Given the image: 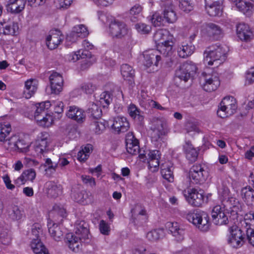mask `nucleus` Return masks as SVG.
<instances>
[{
    "instance_id": "nucleus-9",
    "label": "nucleus",
    "mask_w": 254,
    "mask_h": 254,
    "mask_svg": "<svg viewBox=\"0 0 254 254\" xmlns=\"http://www.w3.org/2000/svg\"><path fill=\"white\" fill-rule=\"evenodd\" d=\"M183 193L187 201L192 206L199 207L203 202V193L195 188H187Z\"/></svg>"
},
{
    "instance_id": "nucleus-15",
    "label": "nucleus",
    "mask_w": 254,
    "mask_h": 254,
    "mask_svg": "<svg viewBox=\"0 0 254 254\" xmlns=\"http://www.w3.org/2000/svg\"><path fill=\"white\" fill-rule=\"evenodd\" d=\"M71 197L75 201L83 205H87L93 201V196L85 190H72Z\"/></svg>"
},
{
    "instance_id": "nucleus-57",
    "label": "nucleus",
    "mask_w": 254,
    "mask_h": 254,
    "mask_svg": "<svg viewBox=\"0 0 254 254\" xmlns=\"http://www.w3.org/2000/svg\"><path fill=\"white\" fill-rule=\"evenodd\" d=\"M180 8L184 12L188 13L193 8V4L190 0H181Z\"/></svg>"
},
{
    "instance_id": "nucleus-34",
    "label": "nucleus",
    "mask_w": 254,
    "mask_h": 254,
    "mask_svg": "<svg viewBox=\"0 0 254 254\" xmlns=\"http://www.w3.org/2000/svg\"><path fill=\"white\" fill-rule=\"evenodd\" d=\"M26 2L24 0H9L7 9L12 13H19L24 8Z\"/></svg>"
},
{
    "instance_id": "nucleus-63",
    "label": "nucleus",
    "mask_w": 254,
    "mask_h": 254,
    "mask_svg": "<svg viewBox=\"0 0 254 254\" xmlns=\"http://www.w3.org/2000/svg\"><path fill=\"white\" fill-rule=\"evenodd\" d=\"M186 130L188 132L195 131L198 132L199 128L197 123L192 121H188L185 125Z\"/></svg>"
},
{
    "instance_id": "nucleus-54",
    "label": "nucleus",
    "mask_w": 254,
    "mask_h": 254,
    "mask_svg": "<svg viewBox=\"0 0 254 254\" xmlns=\"http://www.w3.org/2000/svg\"><path fill=\"white\" fill-rule=\"evenodd\" d=\"M18 141V136L14 135L11 136L8 139H5L4 144L5 147L10 151H16L17 141Z\"/></svg>"
},
{
    "instance_id": "nucleus-58",
    "label": "nucleus",
    "mask_w": 254,
    "mask_h": 254,
    "mask_svg": "<svg viewBox=\"0 0 254 254\" xmlns=\"http://www.w3.org/2000/svg\"><path fill=\"white\" fill-rule=\"evenodd\" d=\"M135 28L137 32L141 34H147L151 30L150 26L143 23H138L135 25Z\"/></svg>"
},
{
    "instance_id": "nucleus-30",
    "label": "nucleus",
    "mask_w": 254,
    "mask_h": 254,
    "mask_svg": "<svg viewBox=\"0 0 254 254\" xmlns=\"http://www.w3.org/2000/svg\"><path fill=\"white\" fill-rule=\"evenodd\" d=\"M253 225H254V213H247L242 219H240L239 228L241 230L245 229L246 233L248 230H253L251 227Z\"/></svg>"
},
{
    "instance_id": "nucleus-31",
    "label": "nucleus",
    "mask_w": 254,
    "mask_h": 254,
    "mask_svg": "<svg viewBox=\"0 0 254 254\" xmlns=\"http://www.w3.org/2000/svg\"><path fill=\"white\" fill-rule=\"evenodd\" d=\"M232 4L235 5L237 9L247 15H250L253 11V6L249 3L243 0H232Z\"/></svg>"
},
{
    "instance_id": "nucleus-52",
    "label": "nucleus",
    "mask_w": 254,
    "mask_h": 254,
    "mask_svg": "<svg viewBox=\"0 0 254 254\" xmlns=\"http://www.w3.org/2000/svg\"><path fill=\"white\" fill-rule=\"evenodd\" d=\"M19 29L18 24L13 22L3 26L2 32L4 35H14Z\"/></svg>"
},
{
    "instance_id": "nucleus-56",
    "label": "nucleus",
    "mask_w": 254,
    "mask_h": 254,
    "mask_svg": "<svg viewBox=\"0 0 254 254\" xmlns=\"http://www.w3.org/2000/svg\"><path fill=\"white\" fill-rule=\"evenodd\" d=\"M112 101V95L109 92L105 91L100 95L99 102L104 107L108 106Z\"/></svg>"
},
{
    "instance_id": "nucleus-42",
    "label": "nucleus",
    "mask_w": 254,
    "mask_h": 254,
    "mask_svg": "<svg viewBox=\"0 0 254 254\" xmlns=\"http://www.w3.org/2000/svg\"><path fill=\"white\" fill-rule=\"evenodd\" d=\"M92 151V146L88 144L84 147L77 153V159L80 162H85L89 157Z\"/></svg>"
},
{
    "instance_id": "nucleus-18",
    "label": "nucleus",
    "mask_w": 254,
    "mask_h": 254,
    "mask_svg": "<svg viewBox=\"0 0 254 254\" xmlns=\"http://www.w3.org/2000/svg\"><path fill=\"white\" fill-rule=\"evenodd\" d=\"M90 241L84 242L79 237L72 234H68L66 236V243L70 250L74 253H79L82 250V243H88Z\"/></svg>"
},
{
    "instance_id": "nucleus-8",
    "label": "nucleus",
    "mask_w": 254,
    "mask_h": 254,
    "mask_svg": "<svg viewBox=\"0 0 254 254\" xmlns=\"http://www.w3.org/2000/svg\"><path fill=\"white\" fill-rule=\"evenodd\" d=\"M208 176V171L204 166L201 164H195L190 168L189 172V178L190 181L195 184L203 183Z\"/></svg>"
},
{
    "instance_id": "nucleus-59",
    "label": "nucleus",
    "mask_w": 254,
    "mask_h": 254,
    "mask_svg": "<svg viewBox=\"0 0 254 254\" xmlns=\"http://www.w3.org/2000/svg\"><path fill=\"white\" fill-rule=\"evenodd\" d=\"M90 56L89 51L80 49L76 52L72 57V60L75 62L80 59H84Z\"/></svg>"
},
{
    "instance_id": "nucleus-16",
    "label": "nucleus",
    "mask_w": 254,
    "mask_h": 254,
    "mask_svg": "<svg viewBox=\"0 0 254 254\" xmlns=\"http://www.w3.org/2000/svg\"><path fill=\"white\" fill-rule=\"evenodd\" d=\"M165 226L177 242H180L184 240L185 230L177 222H168Z\"/></svg>"
},
{
    "instance_id": "nucleus-10",
    "label": "nucleus",
    "mask_w": 254,
    "mask_h": 254,
    "mask_svg": "<svg viewBox=\"0 0 254 254\" xmlns=\"http://www.w3.org/2000/svg\"><path fill=\"white\" fill-rule=\"evenodd\" d=\"M196 65L191 62H187L182 64L176 71V76L182 80L187 82L190 76L196 72Z\"/></svg>"
},
{
    "instance_id": "nucleus-36",
    "label": "nucleus",
    "mask_w": 254,
    "mask_h": 254,
    "mask_svg": "<svg viewBox=\"0 0 254 254\" xmlns=\"http://www.w3.org/2000/svg\"><path fill=\"white\" fill-rule=\"evenodd\" d=\"M31 247L35 254H50L39 239H33Z\"/></svg>"
},
{
    "instance_id": "nucleus-23",
    "label": "nucleus",
    "mask_w": 254,
    "mask_h": 254,
    "mask_svg": "<svg viewBox=\"0 0 254 254\" xmlns=\"http://www.w3.org/2000/svg\"><path fill=\"white\" fill-rule=\"evenodd\" d=\"M63 38L64 36L61 34L60 31L52 30L47 37V46L50 50L55 49L62 42Z\"/></svg>"
},
{
    "instance_id": "nucleus-1",
    "label": "nucleus",
    "mask_w": 254,
    "mask_h": 254,
    "mask_svg": "<svg viewBox=\"0 0 254 254\" xmlns=\"http://www.w3.org/2000/svg\"><path fill=\"white\" fill-rule=\"evenodd\" d=\"M229 48L224 44L217 43L207 48L204 52L205 65L218 66L225 60Z\"/></svg>"
},
{
    "instance_id": "nucleus-20",
    "label": "nucleus",
    "mask_w": 254,
    "mask_h": 254,
    "mask_svg": "<svg viewBox=\"0 0 254 254\" xmlns=\"http://www.w3.org/2000/svg\"><path fill=\"white\" fill-rule=\"evenodd\" d=\"M126 149L128 153L136 155L139 152L138 140L135 138L132 132H128L126 137Z\"/></svg>"
},
{
    "instance_id": "nucleus-12",
    "label": "nucleus",
    "mask_w": 254,
    "mask_h": 254,
    "mask_svg": "<svg viewBox=\"0 0 254 254\" xmlns=\"http://www.w3.org/2000/svg\"><path fill=\"white\" fill-rule=\"evenodd\" d=\"M161 6L164 8V18L168 23H174L177 19L176 13L174 10L172 0H161Z\"/></svg>"
},
{
    "instance_id": "nucleus-53",
    "label": "nucleus",
    "mask_w": 254,
    "mask_h": 254,
    "mask_svg": "<svg viewBox=\"0 0 254 254\" xmlns=\"http://www.w3.org/2000/svg\"><path fill=\"white\" fill-rule=\"evenodd\" d=\"M11 130L9 124L0 123V141H4Z\"/></svg>"
},
{
    "instance_id": "nucleus-45",
    "label": "nucleus",
    "mask_w": 254,
    "mask_h": 254,
    "mask_svg": "<svg viewBox=\"0 0 254 254\" xmlns=\"http://www.w3.org/2000/svg\"><path fill=\"white\" fill-rule=\"evenodd\" d=\"M49 232L52 237L56 241H60L63 237V232L60 227L56 224H53L51 226L48 224Z\"/></svg>"
},
{
    "instance_id": "nucleus-40",
    "label": "nucleus",
    "mask_w": 254,
    "mask_h": 254,
    "mask_svg": "<svg viewBox=\"0 0 254 254\" xmlns=\"http://www.w3.org/2000/svg\"><path fill=\"white\" fill-rule=\"evenodd\" d=\"M173 42L171 41H166L163 44L158 45V50L159 54L160 53L167 57L169 56L172 54Z\"/></svg>"
},
{
    "instance_id": "nucleus-39",
    "label": "nucleus",
    "mask_w": 254,
    "mask_h": 254,
    "mask_svg": "<svg viewBox=\"0 0 254 254\" xmlns=\"http://www.w3.org/2000/svg\"><path fill=\"white\" fill-rule=\"evenodd\" d=\"M169 31L165 29L157 31L154 35V40L158 45L169 41Z\"/></svg>"
},
{
    "instance_id": "nucleus-33",
    "label": "nucleus",
    "mask_w": 254,
    "mask_h": 254,
    "mask_svg": "<svg viewBox=\"0 0 254 254\" xmlns=\"http://www.w3.org/2000/svg\"><path fill=\"white\" fill-rule=\"evenodd\" d=\"M186 158L191 162L195 161L198 155V151L195 148L192 144L188 141L184 146Z\"/></svg>"
},
{
    "instance_id": "nucleus-61",
    "label": "nucleus",
    "mask_w": 254,
    "mask_h": 254,
    "mask_svg": "<svg viewBox=\"0 0 254 254\" xmlns=\"http://www.w3.org/2000/svg\"><path fill=\"white\" fill-rule=\"evenodd\" d=\"M29 145L26 144L23 139H20L18 136L17 141L16 151L21 152H26L28 150Z\"/></svg>"
},
{
    "instance_id": "nucleus-47",
    "label": "nucleus",
    "mask_w": 254,
    "mask_h": 254,
    "mask_svg": "<svg viewBox=\"0 0 254 254\" xmlns=\"http://www.w3.org/2000/svg\"><path fill=\"white\" fill-rule=\"evenodd\" d=\"M121 72L125 79L130 80L134 75L132 67L127 64H123L121 67Z\"/></svg>"
},
{
    "instance_id": "nucleus-17",
    "label": "nucleus",
    "mask_w": 254,
    "mask_h": 254,
    "mask_svg": "<svg viewBox=\"0 0 254 254\" xmlns=\"http://www.w3.org/2000/svg\"><path fill=\"white\" fill-rule=\"evenodd\" d=\"M51 93L59 94L63 89L64 80L62 76L57 72H53L49 77Z\"/></svg>"
},
{
    "instance_id": "nucleus-41",
    "label": "nucleus",
    "mask_w": 254,
    "mask_h": 254,
    "mask_svg": "<svg viewBox=\"0 0 254 254\" xmlns=\"http://www.w3.org/2000/svg\"><path fill=\"white\" fill-rule=\"evenodd\" d=\"M205 30L209 37H215L220 35L222 33V29L220 26L212 23L206 24Z\"/></svg>"
},
{
    "instance_id": "nucleus-48",
    "label": "nucleus",
    "mask_w": 254,
    "mask_h": 254,
    "mask_svg": "<svg viewBox=\"0 0 254 254\" xmlns=\"http://www.w3.org/2000/svg\"><path fill=\"white\" fill-rule=\"evenodd\" d=\"M88 113L94 118L98 119L102 116V110L96 103L90 102L88 104Z\"/></svg>"
},
{
    "instance_id": "nucleus-46",
    "label": "nucleus",
    "mask_w": 254,
    "mask_h": 254,
    "mask_svg": "<svg viewBox=\"0 0 254 254\" xmlns=\"http://www.w3.org/2000/svg\"><path fill=\"white\" fill-rule=\"evenodd\" d=\"M142 6L139 4H135L132 6L129 11V18L131 21L136 22L142 17Z\"/></svg>"
},
{
    "instance_id": "nucleus-50",
    "label": "nucleus",
    "mask_w": 254,
    "mask_h": 254,
    "mask_svg": "<svg viewBox=\"0 0 254 254\" xmlns=\"http://www.w3.org/2000/svg\"><path fill=\"white\" fill-rule=\"evenodd\" d=\"M35 120L39 126L43 127H49L53 122L52 117L49 114L38 117Z\"/></svg>"
},
{
    "instance_id": "nucleus-37",
    "label": "nucleus",
    "mask_w": 254,
    "mask_h": 254,
    "mask_svg": "<svg viewBox=\"0 0 254 254\" xmlns=\"http://www.w3.org/2000/svg\"><path fill=\"white\" fill-rule=\"evenodd\" d=\"M51 106V104L50 102L48 101L37 104L36 105V110L34 114L35 119L38 118V117L48 114L47 113V110Z\"/></svg>"
},
{
    "instance_id": "nucleus-32",
    "label": "nucleus",
    "mask_w": 254,
    "mask_h": 254,
    "mask_svg": "<svg viewBox=\"0 0 254 254\" xmlns=\"http://www.w3.org/2000/svg\"><path fill=\"white\" fill-rule=\"evenodd\" d=\"M241 196L248 205H253L254 203V189L250 186H247L241 189Z\"/></svg>"
},
{
    "instance_id": "nucleus-6",
    "label": "nucleus",
    "mask_w": 254,
    "mask_h": 254,
    "mask_svg": "<svg viewBox=\"0 0 254 254\" xmlns=\"http://www.w3.org/2000/svg\"><path fill=\"white\" fill-rule=\"evenodd\" d=\"M228 214L229 212L224 204L215 205L211 213L213 223L217 225L227 224L229 222Z\"/></svg>"
},
{
    "instance_id": "nucleus-21",
    "label": "nucleus",
    "mask_w": 254,
    "mask_h": 254,
    "mask_svg": "<svg viewBox=\"0 0 254 254\" xmlns=\"http://www.w3.org/2000/svg\"><path fill=\"white\" fill-rule=\"evenodd\" d=\"M49 140V134L48 132H42L39 134L34 147V150L37 155L43 154L46 150Z\"/></svg>"
},
{
    "instance_id": "nucleus-62",
    "label": "nucleus",
    "mask_w": 254,
    "mask_h": 254,
    "mask_svg": "<svg viewBox=\"0 0 254 254\" xmlns=\"http://www.w3.org/2000/svg\"><path fill=\"white\" fill-rule=\"evenodd\" d=\"M99 230L100 232L105 235H108L110 232V225L104 220H102L99 223Z\"/></svg>"
},
{
    "instance_id": "nucleus-44",
    "label": "nucleus",
    "mask_w": 254,
    "mask_h": 254,
    "mask_svg": "<svg viewBox=\"0 0 254 254\" xmlns=\"http://www.w3.org/2000/svg\"><path fill=\"white\" fill-rule=\"evenodd\" d=\"M9 218L13 220H19L23 216V211L17 205L11 206L8 210Z\"/></svg>"
},
{
    "instance_id": "nucleus-38",
    "label": "nucleus",
    "mask_w": 254,
    "mask_h": 254,
    "mask_svg": "<svg viewBox=\"0 0 254 254\" xmlns=\"http://www.w3.org/2000/svg\"><path fill=\"white\" fill-rule=\"evenodd\" d=\"M127 113L130 117L134 120L138 121H142L143 120L142 113L134 104H130L127 107Z\"/></svg>"
},
{
    "instance_id": "nucleus-13",
    "label": "nucleus",
    "mask_w": 254,
    "mask_h": 254,
    "mask_svg": "<svg viewBox=\"0 0 254 254\" xmlns=\"http://www.w3.org/2000/svg\"><path fill=\"white\" fill-rule=\"evenodd\" d=\"M74 235L79 237L84 242L90 241V235L88 228V224L84 220H78L75 223Z\"/></svg>"
},
{
    "instance_id": "nucleus-11",
    "label": "nucleus",
    "mask_w": 254,
    "mask_h": 254,
    "mask_svg": "<svg viewBox=\"0 0 254 254\" xmlns=\"http://www.w3.org/2000/svg\"><path fill=\"white\" fill-rule=\"evenodd\" d=\"M152 130L151 136L152 140L158 141L163 135L167 133V125L164 121L157 119L154 121L152 127L151 128Z\"/></svg>"
},
{
    "instance_id": "nucleus-25",
    "label": "nucleus",
    "mask_w": 254,
    "mask_h": 254,
    "mask_svg": "<svg viewBox=\"0 0 254 254\" xmlns=\"http://www.w3.org/2000/svg\"><path fill=\"white\" fill-rule=\"evenodd\" d=\"M66 116L68 118L75 121L78 123H82L86 118V114L84 111L75 106H70L69 107L66 113Z\"/></svg>"
},
{
    "instance_id": "nucleus-5",
    "label": "nucleus",
    "mask_w": 254,
    "mask_h": 254,
    "mask_svg": "<svg viewBox=\"0 0 254 254\" xmlns=\"http://www.w3.org/2000/svg\"><path fill=\"white\" fill-rule=\"evenodd\" d=\"M229 235L227 236V243L234 248H239L244 244L245 233L237 226L229 228Z\"/></svg>"
},
{
    "instance_id": "nucleus-60",
    "label": "nucleus",
    "mask_w": 254,
    "mask_h": 254,
    "mask_svg": "<svg viewBox=\"0 0 254 254\" xmlns=\"http://www.w3.org/2000/svg\"><path fill=\"white\" fill-rule=\"evenodd\" d=\"M104 123L101 122H94L91 125L92 129L97 134H101L105 129Z\"/></svg>"
},
{
    "instance_id": "nucleus-4",
    "label": "nucleus",
    "mask_w": 254,
    "mask_h": 254,
    "mask_svg": "<svg viewBox=\"0 0 254 254\" xmlns=\"http://www.w3.org/2000/svg\"><path fill=\"white\" fill-rule=\"evenodd\" d=\"M109 33L114 38L122 39L130 36V30L124 21L115 19L110 24Z\"/></svg>"
},
{
    "instance_id": "nucleus-2",
    "label": "nucleus",
    "mask_w": 254,
    "mask_h": 254,
    "mask_svg": "<svg viewBox=\"0 0 254 254\" xmlns=\"http://www.w3.org/2000/svg\"><path fill=\"white\" fill-rule=\"evenodd\" d=\"M186 218L203 232L207 231L209 228V217L204 211L194 210L189 212Z\"/></svg>"
},
{
    "instance_id": "nucleus-43",
    "label": "nucleus",
    "mask_w": 254,
    "mask_h": 254,
    "mask_svg": "<svg viewBox=\"0 0 254 254\" xmlns=\"http://www.w3.org/2000/svg\"><path fill=\"white\" fill-rule=\"evenodd\" d=\"M222 4H205V9L207 11V13L210 16H219L222 14Z\"/></svg>"
},
{
    "instance_id": "nucleus-3",
    "label": "nucleus",
    "mask_w": 254,
    "mask_h": 254,
    "mask_svg": "<svg viewBox=\"0 0 254 254\" xmlns=\"http://www.w3.org/2000/svg\"><path fill=\"white\" fill-rule=\"evenodd\" d=\"M237 108L236 99L232 96L223 99L219 106L217 115L221 118H227L233 115Z\"/></svg>"
},
{
    "instance_id": "nucleus-22",
    "label": "nucleus",
    "mask_w": 254,
    "mask_h": 254,
    "mask_svg": "<svg viewBox=\"0 0 254 254\" xmlns=\"http://www.w3.org/2000/svg\"><path fill=\"white\" fill-rule=\"evenodd\" d=\"M147 162L149 169L152 172L158 170L160 165L159 160L161 158V153L157 150H150L147 154Z\"/></svg>"
},
{
    "instance_id": "nucleus-64",
    "label": "nucleus",
    "mask_w": 254,
    "mask_h": 254,
    "mask_svg": "<svg viewBox=\"0 0 254 254\" xmlns=\"http://www.w3.org/2000/svg\"><path fill=\"white\" fill-rule=\"evenodd\" d=\"M254 82V67L250 68L246 74V84H251Z\"/></svg>"
},
{
    "instance_id": "nucleus-35",
    "label": "nucleus",
    "mask_w": 254,
    "mask_h": 254,
    "mask_svg": "<svg viewBox=\"0 0 254 254\" xmlns=\"http://www.w3.org/2000/svg\"><path fill=\"white\" fill-rule=\"evenodd\" d=\"M195 47L191 43H183L178 49V55L180 57L186 58L194 52Z\"/></svg>"
},
{
    "instance_id": "nucleus-29",
    "label": "nucleus",
    "mask_w": 254,
    "mask_h": 254,
    "mask_svg": "<svg viewBox=\"0 0 254 254\" xmlns=\"http://www.w3.org/2000/svg\"><path fill=\"white\" fill-rule=\"evenodd\" d=\"M161 173L163 178L169 182L174 181L173 164L170 162H166L160 165Z\"/></svg>"
},
{
    "instance_id": "nucleus-49",
    "label": "nucleus",
    "mask_w": 254,
    "mask_h": 254,
    "mask_svg": "<svg viewBox=\"0 0 254 254\" xmlns=\"http://www.w3.org/2000/svg\"><path fill=\"white\" fill-rule=\"evenodd\" d=\"M226 204H225L226 207L229 206L230 209H231V213L234 215H237L239 205V202L238 199L233 197H229L226 201Z\"/></svg>"
},
{
    "instance_id": "nucleus-24",
    "label": "nucleus",
    "mask_w": 254,
    "mask_h": 254,
    "mask_svg": "<svg viewBox=\"0 0 254 254\" xmlns=\"http://www.w3.org/2000/svg\"><path fill=\"white\" fill-rule=\"evenodd\" d=\"M112 128L117 133L125 132L129 128V124L126 118L117 117L113 120Z\"/></svg>"
},
{
    "instance_id": "nucleus-7",
    "label": "nucleus",
    "mask_w": 254,
    "mask_h": 254,
    "mask_svg": "<svg viewBox=\"0 0 254 254\" xmlns=\"http://www.w3.org/2000/svg\"><path fill=\"white\" fill-rule=\"evenodd\" d=\"M200 83L204 90L211 92L219 87L220 82L217 73L207 74L203 72L200 77Z\"/></svg>"
},
{
    "instance_id": "nucleus-27",
    "label": "nucleus",
    "mask_w": 254,
    "mask_h": 254,
    "mask_svg": "<svg viewBox=\"0 0 254 254\" xmlns=\"http://www.w3.org/2000/svg\"><path fill=\"white\" fill-rule=\"evenodd\" d=\"M237 34L241 40L245 41H250L253 36L250 27L245 23H240L237 26Z\"/></svg>"
},
{
    "instance_id": "nucleus-28",
    "label": "nucleus",
    "mask_w": 254,
    "mask_h": 254,
    "mask_svg": "<svg viewBox=\"0 0 254 254\" xmlns=\"http://www.w3.org/2000/svg\"><path fill=\"white\" fill-rule=\"evenodd\" d=\"M45 187L47 194L49 197L55 198L62 193V186L54 182H47Z\"/></svg>"
},
{
    "instance_id": "nucleus-26",
    "label": "nucleus",
    "mask_w": 254,
    "mask_h": 254,
    "mask_svg": "<svg viewBox=\"0 0 254 254\" xmlns=\"http://www.w3.org/2000/svg\"><path fill=\"white\" fill-rule=\"evenodd\" d=\"M38 86V80L35 78H30L24 82L23 95L26 99L33 96L37 90Z\"/></svg>"
},
{
    "instance_id": "nucleus-55",
    "label": "nucleus",
    "mask_w": 254,
    "mask_h": 254,
    "mask_svg": "<svg viewBox=\"0 0 254 254\" xmlns=\"http://www.w3.org/2000/svg\"><path fill=\"white\" fill-rule=\"evenodd\" d=\"M97 86L92 82H88L82 83L80 89L85 93L91 94L97 89Z\"/></svg>"
},
{
    "instance_id": "nucleus-19",
    "label": "nucleus",
    "mask_w": 254,
    "mask_h": 254,
    "mask_svg": "<svg viewBox=\"0 0 254 254\" xmlns=\"http://www.w3.org/2000/svg\"><path fill=\"white\" fill-rule=\"evenodd\" d=\"M89 34L87 27L83 25L79 24L75 26L71 32L67 35L66 39L71 42H75L78 38H83L86 37Z\"/></svg>"
},
{
    "instance_id": "nucleus-51",
    "label": "nucleus",
    "mask_w": 254,
    "mask_h": 254,
    "mask_svg": "<svg viewBox=\"0 0 254 254\" xmlns=\"http://www.w3.org/2000/svg\"><path fill=\"white\" fill-rule=\"evenodd\" d=\"M164 235L163 229H156L148 232L146 234L147 239L152 242L158 240Z\"/></svg>"
},
{
    "instance_id": "nucleus-14",
    "label": "nucleus",
    "mask_w": 254,
    "mask_h": 254,
    "mask_svg": "<svg viewBox=\"0 0 254 254\" xmlns=\"http://www.w3.org/2000/svg\"><path fill=\"white\" fill-rule=\"evenodd\" d=\"M144 65L146 67H150L152 64L158 66L161 57L156 50L152 49L146 51L143 53Z\"/></svg>"
}]
</instances>
